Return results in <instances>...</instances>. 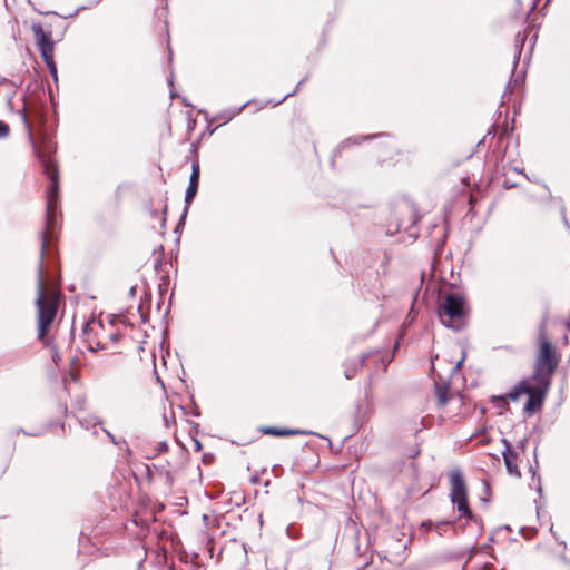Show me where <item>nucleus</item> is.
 <instances>
[{
	"mask_svg": "<svg viewBox=\"0 0 570 570\" xmlns=\"http://www.w3.org/2000/svg\"><path fill=\"white\" fill-rule=\"evenodd\" d=\"M51 76L53 77L55 80H57V68H56V63H55V60H53V56L50 57V60H45Z\"/></svg>",
	"mask_w": 570,
	"mask_h": 570,
	"instance_id": "dca6fc26",
	"label": "nucleus"
},
{
	"mask_svg": "<svg viewBox=\"0 0 570 570\" xmlns=\"http://www.w3.org/2000/svg\"><path fill=\"white\" fill-rule=\"evenodd\" d=\"M156 450H157V454H160V453H163V452H166V451L168 450V444H167V442H166V441H161V442H159V443H158V445H157V449H156Z\"/></svg>",
	"mask_w": 570,
	"mask_h": 570,
	"instance_id": "a211bd4d",
	"label": "nucleus"
},
{
	"mask_svg": "<svg viewBox=\"0 0 570 570\" xmlns=\"http://www.w3.org/2000/svg\"><path fill=\"white\" fill-rule=\"evenodd\" d=\"M540 389L531 387L530 393L527 394L528 400L524 405V412L529 415L533 414L538 409H540L544 393L548 390V386L544 387V384H540Z\"/></svg>",
	"mask_w": 570,
	"mask_h": 570,
	"instance_id": "6e6552de",
	"label": "nucleus"
},
{
	"mask_svg": "<svg viewBox=\"0 0 570 570\" xmlns=\"http://www.w3.org/2000/svg\"><path fill=\"white\" fill-rule=\"evenodd\" d=\"M463 361H464L463 357L460 361H458L456 364L452 367L451 372L452 373L456 372L461 367Z\"/></svg>",
	"mask_w": 570,
	"mask_h": 570,
	"instance_id": "412c9836",
	"label": "nucleus"
},
{
	"mask_svg": "<svg viewBox=\"0 0 570 570\" xmlns=\"http://www.w3.org/2000/svg\"><path fill=\"white\" fill-rule=\"evenodd\" d=\"M532 381H534L532 377L520 381L504 397L501 399H509L513 402L519 401L522 395H527L528 393H530L532 387Z\"/></svg>",
	"mask_w": 570,
	"mask_h": 570,
	"instance_id": "1a4fd4ad",
	"label": "nucleus"
},
{
	"mask_svg": "<svg viewBox=\"0 0 570 570\" xmlns=\"http://www.w3.org/2000/svg\"><path fill=\"white\" fill-rule=\"evenodd\" d=\"M266 434L275 435V436H285V435H294V434H305L303 431L298 430H281L276 428H266L264 430Z\"/></svg>",
	"mask_w": 570,
	"mask_h": 570,
	"instance_id": "9d476101",
	"label": "nucleus"
},
{
	"mask_svg": "<svg viewBox=\"0 0 570 570\" xmlns=\"http://www.w3.org/2000/svg\"><path fill=\"white\" fill-rule=\"evenodd\" d=\"M197 189L198 187H195V186H190L188 185L187 189H186V193H185V203H186V208L185 210L187 212L190 203L193 202V199L195 198L196 194H197Z\"/></svg>",
	"mask_w": 570,
	"mask_h": 570,
	"instance_id": "ddd939ff",
	"label": "nucleus"
},
{
	"mask_svg": "<svg viewBox=\"0 0 570 570\" xmlns=\"http://www.w3.org/2000/svg\"><path fill=\"white\" fill-rule=\"evenodd\" d=\"M465 313V299L459 293L446 294L440 302L439 316L446 327L459 330Z\"/></svg>",
	"mask_w": 570,
	"mask_h": 570,
	"instance_id": "7ed1b4c3",
	"label": "nucleus"
},
{
	"mask_svg": "<svg viewBox=\"0 0 570 570\" xmlns=\"http://www.w3.org/2000/svg\"><path fill=\"white\" fill-rule=\"evenodd\" d=\"M80 425L86 429L90 430L91 428H95L97 425H101L102 421L96 416L92 417H85L79 420Z\"/></svg>",
	"mask_w": 570,
	"mask_h": 570,
	"instance_id": "9b49d317",
	"label": "nucleus"
},
{
	"mask_svg": "<svg viewBox=\"0 0 570 570\" xmlns=\"http://www.w3.org/2000/svg\"><path fill=\"white\" fill-rule=\"evenodd\" d=\"M22 120H23L24 127H26V129L28 131L29 138L32 139L31 127H30V125L28 122V118H27V116L24 114L22 115Z\"/></svg>",
	"mask_w": 570,
	"mask_h": 570,
	"instance_id": "6ab92c4d",
	"label": "nucleus"
},
{
	"mask_svg": "<svg viewBox=\"0 0 570 570\" xmlns=\"http://www.w3.org/2000/svg\"><path fill=\"white\" fill-rule=\"evenodd\" d=\"M502 442L504 444L502 455L507 471L511 476L520 478L521 472L518 469V453L514 450H512L511 444L507 439H503Z\"/></svg>",
	"mask_w": 570,
	"mask_h": 570,
	"instance_id": "0eeeda50",
	"label": "nucleus"
},
{
	"mask_svg": "<svg viewBox=\"0 0 570 570\" xmlns=\"http://www.w3.org/2000/svg\"><path fill=\"white\" fill-rule=\"evenodd\" d=\"M32 31L36 39V45L40 50L43 60H50L53 56L55 43L51 39V32H46L41 24H33Z\"/></svg>",
	"mask_w": 570,
	"mask_h": 570,
	"instance_id": "423d86ee",
	"label": "nucleus"
},
{
	"mask_svg": "<svg viewBox=\"0 0 570 570\" xmlns=\"http://www.w3.org/2000/svg\"><path fill=\"white\" fill-rule=\"evenodd\" d=\"M285 100H286V97H283L282 99H279V100L277 101V105H281V104H282L283 101H285Z\"/></svg>",
	"mask_w": 570,
	"mask_h": 570,
	"instance_id": "cd10ccee",
	"label": "nucleus"
},
{
	"mask_svg": "<svg viewBox=\"0 0 570 570\" xmlns=\"http://www.w3.org/2000/svg\"><path fill=\"white\" fill-rule=\"evenodd\" d=\"M285 100H286V97H283L282 99H279V100L277 101V105H281V104H282L283 101H285Z\"/></svg>",
	"mask_w": 570,
	"mask_h": 570,
	"instance_id": "393cba45",
	"label": "nucleus"
},
{
	"mask_svg": "<svg viewBox=\"0 0 570 570\" xmlns=\"http://www.w3.org/2000/svg\"><path fill=\"white\" fill-rule=\"evenodd\" d=\"M451 483V502L456 507L460 517L473 519V514L469 508L466 487L462 473L459 470H453L450 473Z\"/></svg>",
	"mask_w": 570,
	"mask_h": 570,
	"instance_id": "20e7f679",
	"label": "nucleus"
},
{
	"mask_svg": "<svg viewBox=\"0 0 570 570\" xmlns=\"http://www.w3.org/2000/svg\"><path fill=\"white\" fill-rule=\"evenodd\" d=\"M285 100H286V97H283L282 99H279V100L277 101V105H281V104H282L283 101H285Z\"/></svg>",
	"mask_w": 570,
	"mask_h": 570,
	"instance_id": "a878e982",
	"label": "nucleus"
},
{
	"mask_svg": "<svg viewBox=\"0 0 570 570\" xmlns=\"http://www.w3.org/2000/svg\"><path fill=\"white\" fill-rule=\"evenodd\" d=\"M58 292L55 288L47 289L42 275V263L39 265L36 306L38 309V338L46 341L47 333L56 318Z\"/></svg>",
	"mask_w": 570,
	"mask_h": 570,
	"instance_id": "f257e3e1",
	"label": "nucleus"
},
{
	"mask_svg": "<svg viewBox=\"0 0 570 570\" xmlns=\"http://www.w3.org/2000/svg\"><path fill=\"white\" fill-rule=\"evenodd\" d=\"M199 165L197 161L193 163L191 165V175L189 177V184L190 186L198 187L199 181Z\"/></svg>",
	"mask_w": 570,
	"mask_h": 570,
	"instance_id": "f8f14e48",
	"label": "nucleus"
},
{
	"mask_svg": "<svg viewBox=\"0 0 570 570\" xmlns=\"http://www.w3.org/2000/svg\"><path fill=\"white\" fill-rule=\"evenodd\" d=\"M29 435H33V436H37L38 433H28Z\"/></svg>",
	"mask_w": 570,
	"mask_h": 570,
	"instance_id": "c756f323",
	"label": "nucleus"
},
{
	"mask_svg": "<svg viewBox=\"0 0 570 570\" xmlns=\"http://www.w3.org/2000/svg\"><path fill=\"white\" fill-rule=\"evenodd\" d=\"M285 100H286V97H283L282 99H279V100L277 101V105H281V104H282L283 101H285Z\"/></svg>",
	"mask_w": 570,
	"mask_h": 570,
	"instance_id": "b1692460",
	"label": "nucleus"
},
{
	"mask_svg": "<svg viewBox=\"0 0 570 570\" xmlns=\"http://www.w3.org/2000/svg\"><path fill=\"white\" fill-rule=\"evenodd\" d=\"M285 100H286V97H283L282 99H279V100L277 101V105H281V104H282L283 101H285Z\"/></svg>",
	"mask_w": 570,
	"mask_h": 570,
	"instance_id": "bb28decb",
	"label": "nucleus"
},
{
	"mask_svg": "<svg viewBox=\"0 0 570 570\" xmlns=\"http://www.w3.org/2000/svg\"><path fill=\"white\" fill-rule=\"evenodd\" d=\"M438 402L440 405H445L448 402L446 391L445 389L438 387L436 392Z\"/></svg>",
	"mask_w": 570,
	"mask_h": 570,
	"instance_id": "2eb2a0df",
	"label": "nucleus"
},
{
	"mask_svg": "<svg viewBox=\"0 0 570 570\" xmlns=\"http://www.w3.org/2000/svg\"><path fill=\"white\" fill-rule=\"evenodd\" d=\"M41 246H42L41 250L43 252V248H45V246H46L45 240L42 242V245H41Z\"/></svg>",
	"mask_w": 570,
	"mask_h": 570,
	"instance_id": "c85d7f7f",
	"label": "nucleus"
},
{
	"mask_svg": "<svg viewBox=\"0 0 570 570\" xmlns=\"http://www.w3.org/2000/svg\"><path fill=\"white\" fill-rule=\"evenodd\" d=\"M8 135H9L8 125L0 120V138H4Z\"/></svg>",
	"mask_w": 570,
	"mask_h": 570,
	"instance_id": "f3484780",
	"label": "nucleus"
},
{
	"mask_svg": "<svg viewBox=\"0 0 570 570\" xmlns=\"http://www.w3.org/2000/svg\"><path fill=\"white\" fill-rule=\"evenodd\" d=\"M105 346L102 344H100L99 342L96 343L95 345H90V350L91 351H99V350H104Z\"/></svg>",
	"mask_w": 570,
	"mask_h": 570,
	"instance_id": "aec40b11",
	"label": "nucleus"
},
{
	"mask_svg": "<svg viewBox=\"0 0 570 570\" xmlns=\"http://www.w3.org/2000/svg\"><path fill=\"white\" fill-rule=\"evenodd\" d=\"M110 340L111 341H117L118 340V334H116V333L110 334Z\"/></svg>",
	"mask_w": 570,
	"mask_h": 570,
	"instance_id": "5701e85b",
	"label": "nucleus"
},
{
	"mask_svg": "<svg viewBox=\"0 0 570 570\" xmlns=\"http://www.w3.org/2000/svg\"><path fill=\"white\" fill-rule=\"evenodd\" d=\"M102 431L106 433V435L112 441V443L117 444L114 434H111L108 430L102 429Z\"/></svg>",
	"mask_w": 570,
	"mask_h": 570,
	"instance_id": "4be33fe9",
	"label": "nucleus"
},
{
	"mask_svg": "<svg viewBox=\"0 0 570 570\" xmlns=\"http://www.w3.org/2000/svg\"><path fill=\"white\" fill-rule=\"evenodd\" d=\"M540 351L535 361V370L532 376L538 384H544V387L549 386L550 377L558 366V358L556 355V348L544 337L540 335Z\"/></svg>",
	"mask_w": 570,
	"mask_h": 570,
	"instance_id": "f03ea898",
	"label": "nucleus"
},
{
	"mask_svg": "<svg viewBox=\"0 0 570 570\" xmlns=\"http://www.w3.org/2000/svg\"><path fill=\"white\" fill-rule=\"evenodd\" d=\"M247 104H244L242 107L237 108V109H233V110H228L226 112H224L223 116L219 117V119H222L224 122H227L229 121L230 119H233L236 115H238L243 109L244 107L246 106Z\"/></svg>",
	"mask_w": 570,
	"mask_h": 570,
	"instance_id": "4468645a",
	"label": "nucleus"
},
{
	"mask_svg": "<svg viewBox=\"0 0 570 570\" xmlns=\"http://www.w3.org/2000/svg\"><path fill=\"white\" fill-rule=\"evenodd\" d=\"M43 167L50 180L47 190V224L51 226L55 222V210L58 203V169L51 161H43Z\"/></svg>",
	"mask_w": 570,
	"mask_h": 570,
	"instance_id": "39448f33",
	"label": "nucleus"
}]
</instances>
